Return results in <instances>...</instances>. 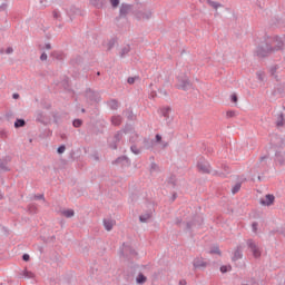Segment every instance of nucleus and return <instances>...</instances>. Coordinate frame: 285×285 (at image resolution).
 Masks as SVG:
<instances>
[{
    "label": "nucleus",
    "mask_w": 285,
    "mask_h": 285,
    "mask_svg": "<svg viewBox=\"0 0 285 285\" xmlns=\"http://www.w3.org/2000/svg\"><path fill=\"white\" fill-rule=\"evenodd\" d=\"M0 169L3 170L4 173H10L8 165L3 161H0Z\"/></svg>",
    "instance_id": "obj_51"
},
{
    "label": "nucleus",
    "mask_w": 285,
    "mask_h": 285,
    "mask_svg": "<svg viewBox=\"0 0 285 285\" xmlns=\"http://www.w3.org/2000/svg\"><path fill=\"white\" fill-rule=\"evenodd\" d=\"M121 139H124V134H121V131H117L114 135V137L108 138V140H107L108 147L111 150H117L118 144H119V141H121Z\"/></svg>",
    "instance_id": "obj_5"
},
{
    "label": "nucleus",
    "mask_w": 285,
    "mask_h": 285,
    "mask_svg": "<svg viewBox=\"0 0 285 285\" xmlns=\"http://www.w3.org/2000/svg\"><path fill=\"white\" fill-rule=\"evenodd\" d=\"M57 153H58V155H63L66 153V145H60L57 148Z\"/></svg>",
    "instance_id": "obj_53"
},
{
    "label": "nucleus",
    "mask_w": 285,
    "mask_h": 285,
    "mask_svg": "<svg viewBox=\"0 0 285 285\" xmlns=\"http://www.w3.org/2000/svg\"><path fill=\"white\" fill-rule=\"evenodd\" d=\"M6 10H8V3H2L0 6V12H6Z\"/></svg>",
    "instance_id": "obj_58"
},
{
    "label": "nucleus",
    "mask_w": 285,
    "mask_h": 285,
    "mask_svg": "<svg viewBox=\"0 0 285 285\" xmlns=\"http://www.w3.org/2000/svg\"><path fill=\"white\" fill-rule=\"evenodd\" d=\"M256 75L258 81H264V72H257Z\"/></svg>",
    "instance_id": "obj_60"
},
{
    "label": "nucleus",
    "mask_w": 285,
    "mask_h": 285,
    "mask_svg": "<svg viewBox=\"0 0 285 285\" xmlns=\"http://www.w3.org/2000/svg\"><path fill=\"white\" fill-rule=\"evenodd\" d=\"M61 86L65 90H70V78L66 77L62 81H61Z\"/></svg>",
    "instance_id": "obj_37"
},
{
    "label": "nucleus",
    "mask_w": 285,
    "mask_h": 285,
    "mask_svg": "<svg viewBox=\"0 0 285 285\" xmlns=\"http://www.w3.org/2000/svg\"><path fill=\"white\" fill-rule=\"evenodd\" d=\"M149 171L150 173H159V165H157V163H151Z\"/></svg>",
    "instance_id": "obj_46"
},
{
    "label": "nucleus",
    "mask_w": 285,
    "mask_h": 285,
    "mask_svg": "<svg viewBox=\"0 0 285 285\" xmlns=\"http://www.w3.org/2000/svg\"><path fill=\"white\" fill-rule=\"evenodd\" d=\"M277 66H273L271 69H269V72L272 75V77H274V79H276V81H279V78L277 75H275L277 72Z\"/></svg>",
    "instance_id": "obj_44"
},
{
    "label": "nucleus",
    "mask_w": 285,
    "mask_h": 285,
    "mask_svg": "<svg viewBox=\"0 0 285 285\" xmlns=\"http://www.w3.org/2000/svg\"><path fill=\"white\" fill-rule=\"evenodd\" d=\"M22 262H30V254H23Z\"/></svg>",
    "instance_id": "obj_59"
},
{
    "label": "nucleus",
    "mask_w": 285,
    "mask_h": 285,
    "mask_svg": "<svg viewBox=\"0 0 285 285\" xmlns=\"http://www.w3.org/2000/svg\"><path fill=\"white\" fill-rule=\"evenodd\" d=\"M137 250L130 246V244H122V248H120V257H125V259H130V257H137Z\"/></svg>",
    "instance_id": "obj_4"
},
{
    "label": "nucleus",
    "mask_w": 285,
    "mask_h": 285,
    "mask_svg": "<svg viewBox=\"0 0 285 285\" xmlns=\"http://www.w3.org/2000/svg\"><path fill=\"white\" fill-rule=\"evenodd\" d=\"M150 217H153V214L150 213H146L139 216V222L141 224H146V222H148V219H150Z\"/></svg>",
    "instance_id": "obj_34"
},
{
    "label": "nucleus",
    "mask_w": 285,
    "mask_h": 285,
    "mask_svg": "<svg viewBox=\"0 0 285 285\" xmlns=\"http://www.w3.org/2000/svg\"><path fill=\"white\" fill-rule=\"evenodd\" d=\"M148 282V277L144 275V273H139L138 276L136 277V283L137 284H146Z\"/></svg>",
    "instance_id": "obj_27"
},
{
    "label": "nucleus",
    "mask_w": 285,
    "mask_h": 285,
    "mask_svg": "<svg viewBox=\"0 0 285 285\" xmlns=\"http://www.w3.org/2000/svg\"><path fill=\"white\" fill-rule=\"evenodd\" d=\"M272 52H274L273 46L268 42H265L264 45H259L255 51L257 57H262L263 59L268 57V55H272Z\"/></svg>",
    "instance_id": "obj_3"
},
{
    "label": "nucleus",
    "mask_w": 285,
    "mask_h": 285,
    "mask_svg": "<svg viewBox=\"0 0 285 285\" xmlns=\"http://www.w3.org/2000/svg\"><path fill=\"white\" fill-rule=\"evenodd\" d=\"M121 135H128L130 132H135V127L132 125H125V127L122 128V130H120Z\"/></svg>",
    "instance_id": "obj_26"
},
{
    "label": "nucleus",
    "mask_w": 285,
    "mask_h": 285,
    "mask_svg": "<svg viewBox=\"0 0 285 285\" xmlns=\"http://www.w3.org/2000/svg\"><path fill=\"white\" fill-rule=\"evenodd\" d=\"M285 124V116L284 112H281L276 118V127L282 128Z\"/></svg>",
    "instance_id": "obj_24"
},
{
    "label": "nucleus",
    "mask_w": 285,
    "mask_h": 285,
    "mask_svg": "<svg viewBox=\"0 0 285 285\" xmlns=\"http://www.w3.org/2000/svg\"><path fill=\"white\" fill-rule=\"evenodd\" d=\"M184 232L189 233L190 237H195V233L193 232V223L187 222Z\"/></svg>",
    "instance_id": "obj_28"
},
{
    "label": "nucleus",
    "mask_w": 285,
    "mask_h": 285,
    "mask_svg": "<svg viewBox=\"0 0 285 285\" xmlns=\"http://www.w3.org/2000/svg\"><path fill=\"white\" fill-rule=\"evenodd\" d=\"M36 121L38 124H42L43 126H48V124L50 122V118L48 116H46V114H43V111L38 110V111H36Z\"/></svg>",
    "instance_id": "obj_9"
},
{
    "label": "nucleus",
    "mask_w": 285,
    "mask_h": 285,
    "mask_svg": "<svg viewBox=\"0 0 285 285\" xmlns=\"http://www.w3.org/2000/svg\"><path fill=\"white\" fill-rule=\"evenodd\" d=\"M168 186H171V188H175L177 186V180L175 179V176H170L167 180Z\"/></svg>",
    "instance_id": "obj_45"
},
{
    "label": "nucleus",
    "mask_w": 285,
    "mask_h": 285,
    "mask_svg": "<svg viewBox=\"0 0 285 285\" xmlns=\"http://www.w3.org/2000/svg\"><path fill=\"white\" fill-rule=\"evenodd\" d=\"M72 126H73V128H81V126H83V120L79 119V118H76L72 121Z\"/></svg>",
    "instance_id": "obj_41"
},
{
    "label": "nucleus",
    "mask_w": 285,
    "mask_h": 285,
    "mask_svg": "<svg viewBox=\"0 0 285 285\" xmlns=\"http://www.w3.org/2000/svg\"><path fill=\"white\" fill-rule=\"evenodd\" d=\"M193 266L194 268H207L208 267V262L204 261V257H196L193 261Z\"/></svg>",
    "instance_id": "obj_13"
},
{
    "label": "nucleus",
    "mask_w": 285,
    "mask_h": 285,
    "mask_svg": "<svg viewBox=\"0 0 285 285\" xmlns=\"http://www.w3.org/2000/svg\"><path fill=\"white\" fill-rule=\"evenodd\" d=\"M137 79H139V77H129L127 79V83H129V86H132V83H135V81H137Z\"/></svg>",
    "instance_id": "obj_54"
},
{
    "label": "nucleus",
    "mask_w": 285,
    "mask_h": 285,
    "mask_svg": "<svg viewBox=\"0 0 285 285\" xmlns=\"http://www.w3.org/2000/svg\"><path fill=\"white\" fill-rule=\"evenodd\" d=\"M274 41L277 45L275 47H272L273 52H278V50H284V40H282L279 36H275Z\"/></svg>",
    "instance_id": "obj_15"
},
{
    "label": "nucleus",
    "mask_w": 285,
    "mask_h": 285,
    "mask_svg": "<svg viewBox=\"0 0 285 285\" xmlns=\"http://www.w3.org/2000/svg\"><path fill=\"white\" fill-rule=\"evenodd\" d=\"M26 126V119L23 118H17L14 121V128L19 129V128H24Z\"/></svg>",
    "instance_id": "obj_29"
},
{
    "label": "nucleus",
    "mask_w": 285,
    "mask_h": 285,
    "mask_svg": "<svg viewBox=\"0 0 285 285\" xmlns=\"http://www.w3.org/2000/svg\"><path fill=\"white\" fill-rule=\"evenodd\" d=\"M134 14L138 21L153 19V11L148 9L146 2H139V0H135Z\"/></svg>",
    "instance_id": "obj_1"
},
{
    "label": "nucleus",
    "mask_w": 285,
    "mask_h": 285,
    "mask_svg": "<svg viewBox=\"0 0 285 285\" xmlns=\"http://www.w3.org/2000/svg\"><path fill=\"white\" fill-rule=\"evenodd\" d=\"M275 94H277V95H284V94H285V82H284L283 85H279V86L275 89V91L273 92V95H275Z\"/></svg>",
    "instance_id": "obj_38"
},
{
    "label": "nucleus",
    "mask_w": 285,
    "mask_h": 285,
    "mask_svg": "<svg viewBox=\"0 0 285 285\" xmlns=\"http://www.w3.org/2000/svg\"><path fill=\"white\" fill-rule=\"evenodd\" d=\"M107 105L111 110H117V108H119V101L117 99L109 100Z\"/></svg>",
    "instance_id": "obj_30"
},
{
    "label": "nucleus",
    "mask_w": 285,
    "mask_h": 285,
    "mask_svg": "<svg viewBox=\"0 0 285 285\" xmlns=\"http://www.w3.org/2000/svg\"><path fill=\"white\" fill-rule=\"evenodd\" d=\"M122 115L129 120L135 121L137 119V116L132 112V108H127L124 110Z\"/></svg>",
    "instance_id": "obj_20"
},
{
    "label": "nucleus",
    "mask_w": 285,
    "mask_h": 285,
    "mask_svg": "<svg viewBox=\"0 0 285 285\" xmlns=\"http://www.w3.org/2000/svg\"><path fill=\"white\" fill-rule=\"evenodd\" d=\"M206 1L210 6V8H214V10H217V8H222L223 7V4L219 3V2H215L213 0H206Z\"/></svg>",
    "instance_id": "obj_40"
},
{
    "label": "nucleus",
    "mask_w": 285,
    "mask_h": 285,
    "mask_svg": "<svg viewBox=\"0 0 285 285\" xmlns=\"http://www.w3.org/2000/svg\"><path fill=\"white\" fill-rule=\"evenodd\" d=\"M102 224H104L105 229L110 232V230H112V227L115 226V220H112L110 218H104Z\"/></svg>",
    "instance_id": "obj_21"
},
{
    "label": "nucleus",
    "mask_w": 285,
    "mask_h": 285,
    "mask_svg": "<svg viewBox=\"0 0 285 285\" xmlns=\"http://www.w3.org/2000/svg\"><path fill=\"white\" fill-rule=\"evenodd\" d=\"M271 144L274 148H279L282 150L285 146V139L282 138L279 135H274L271 139Z\"/></svg>",
    "instance_id": "obj_8"
},
{
    "label": "nucleus",
    "mask_w": 285,
    "mask_h": 285,
    "mask_svg": "<svg viewBox=\"0 0 285 285\" xmlns=\"http://www.w3.org/2000/svg\"><path fill=\"white\" fill-rule=\"evenodd\" d=\"M63 217L70 219L75 215V209H65L60 212Z\"/></svg>",
    "instance_id": "obj_31"
},
{
    "label": "nucleus",
    "mask_w": 285,
    "mask_h": 285,
    "mask_svg": "<svg viewBox=\"0 0 285 285\" xmlns=\"http://www.w3.org/2000/svg\"><path fill=\"white\" fill-rule=\"evenodd\" d=\"M28 210H29L30 215H37V206L29 205Z\"/></svg>",
    "instance_id": "obj_52"
},
{
    "label": "nucleus",
    "mask_w": 285,
    "mask_h": 285,
    "mask_svg": "<svg viewBox=\"0 0 285 285\" xmlns=\"http://www.w3.org/2000/svg\"><path fill=\"white\" fill-rule=\"evenodd\" d=\"M122 118L121 116H112L111 117V124L114 126H121Z\"/></svg>",
    "instance_id": "obj_35"
},
{
    "label": "nucleus",
    "mask_w": 285,
    "mask_h": 285,
    "mask_svg": "<svg viewBox=\"0 0 285 285\" xmlns=\"http://www.w3.org/2000/svg\"><path fill=\"white\" fill-rule=\"evenodd\" d=\"M51 56H53L55 59H57L58 61H61V59H63V55L61 52H58V51H53L51 53Z\"/></svg>",
    "instance_id": "obj_50"
},
{
    "label": "nucleus",
    "mask_w": 285,
    "mask_h": 285,
    "mask_svg": "<svg viewBox=\"0 0 285 285\" xmlns=\"http://www.w3.org/2000/svg\"><path fill=\"white\" fill-rule=\"evenodd\" d=\"M129 141L130 144H137V141H139V134L134 132V135L130 136Z\"/></svg>",
    "instance_id": "obj_48"
},
{
    "label": "nucleus",
    "mask_w": 285,
    "mask_h": 285,
    "mask_svg": "<svg viewBox=\"0 0 285 285\" xmlns=\"http://www.w3.org/2000/svg\"><path fill=\"white\" fill-rule=\"evenodd\" d=\"M112 8H119L120 0H109Z\"/></svg>",
    "instance_id": "obj_55"
},
{
    "label": "nucleus",
    "mask_w": 285,
    "mask_h": 285,
    "mask_svg": "<svg viewBox=\"0 0 285 285\" xmlns=\"http://www.w3.org/2000/svg\"><path fill=\"white\" fill-rule=\"evenodd\" d=\"M52 14L53 19H61V13L58 10H53Z\"/></svg>",
    "instance_id": "obj_57"
},
{
    "label": "nucleus",
    "mask_w": 285,
    "mask_h": 285,
    "mask_svg": "<svg viewBox=\"0 0 285 285\" xmlns=\"http://www.w3.org/2000/svg\"><path fill=\"white\" fill-rule=\"evenodd\" d=\"M86 98L91 102L99 101V94L90 88L86 90Z\"/></svg>",
    "instance_id": "obj_12"
},
{
    "label": "nucleus",
    "mask_w": 285,
    "mask_h": 285,
    "mask_svg": "<svg viewBox=\"0 0 285 285\" xmlns=\"http://www.w3.org/2000/svg\"><path fill=\"white\" fill-rule=\"evenodd\" d=\"M111 164L112 166H130V158L128 156H119Z\"/></svg>",
    "instance_id": "obj_10"
},
{
    "label": "nucleus",
    "mask_w": 285,
    "mask_h": 285,
    "mask_svg": "<svg viewBox=\"0 0 285 285\" xmlns=\"http://www.w3.org/2000/svg\"><path fill=\"white\" fill-rule=\"evenodd\" d=\"M258 226H259V224L257 222H254L252 224L253 233H256Z\"/></svg>",
    "instance_id": "obj_62"
},
{
    "label": "nucleus",
    "mask_w": 285,
    "mask_h": 285,
    "mask_svg": "<svg viewBox=\"0 0 285 285\" xmlns=\"http://www.w3.org/2000/svg\"><path fill=\"white\" fill-rule=\"evenodd\" d=\"M178 83L176 85V88L178 90H190L193 88V82H190V79L185 73L177 77Z\"/></svg>",
    "instance_id": "obj_2"
},
{
    "label": "nucleus",
    "mask_w": 285,
    "mask_h": 285,
    "mask_svg": "<svg viewBox=\"0 0 285 285\" xmlns=\"http://www.w3.org/2000/svg\"><path fill=\"white\" fill-rule=\"evenodd\" d=\"M274 161L279 166H285V153L276 150Z\"/></svg>",
    "instance_id": "obj_17"
},
{
    "label": "nucleus",
    "mask_w": 285,
    "mask_h": 285,
    "mask_svg": "<svg viewBox=\"0 0 285 285\" xmlns=\"http://www.w3.org/2000/svg\"><path fill=\"white\" fill-rule=\"evenodd\" d=\"M115 43H117V38H111L107 43V50H111L115 48Z\"/></svg>",
    "instance_id": "obj_43"
},
{
    "label": "nucleus",
    "mask_w": 285,
    "mask_h": 285,
    "mask_svg": "<svg viewBox=\"0 0 285 285\" xmlns=\"http://www.w3.org/2000/svg\"><path fill=\"white\" fill-rule=\"evenodd\" d=\"M247 246L250 253H253V257H255V259H259V257H262V250L259 249V246H257V243H255V240L247 239Z\"/></svg>",
    "instance_id": "obj_6"
},
{
    "label": "nucleus",
    "mask_w": 285,
    "mask_h": 285,
    "mask_svg": "<svg viewBox=\"0 0 285 285\" xmlns=\"http://www.w3.org/2000/svg\"><path fill=\"white\" fill-rule=\"evenodd\" d=\"M32 199L35 202H39V200L46 202V196L43 194H38V195L35 194Z\"/></svg>",
    "instance_id": "obj_47"
},
{
    "label": "nucleus",
    "mask_w": 285,
    "mask_h": 285,
    "mask_svg": "<svg viewBox=\"0 0 285 285\" xmlns=\"http://www.w3.org/2000/svg\"><path fill=\"white\" fill-rule=\"evenodd\" d=\"M230 101H232V104H237V101H239V98L237 97V94H233L230 96Z\"/></svg>",
    "instance_id": "obj_56"
},
{
    "label": "nucleus",
    "mask_w": 285,
    "mask_h": 285,
    "mask_svg": "<svg viewBox=\"0 0 285 285\" xmlns=\"http://www.w3.org/2000/svg\"><path fill=\"white\" fill-rule=\"evenodd\" d=\"M135 8V4H128V3H121L119 16L116 17V21H119V19H126L128 17V12Z\"/></svg>",
    "instance_id": "obj_7"
},
{
    "label": "nucleus",
    "mask_w": 285,
    "mask_h": 285,
    "mask_svg": "<svg viewBox=\"0 0 285 285\" xmlns=\"http://www.w3.org/2000/svg\"><path fill=\"white\" fill-rule=\"evenodd\" d=\"M227 117L230 119L233 117H235V111L234 110H228L227 111Z\"/></svg>",
    "instance_id": "obj_63"
},
{
    "label": "nucleus",
    "mask_w": 285,
    "mask_h": 285,
    "mask_svg": "<svg viewBox=\"0 0 285 285\" xmlns=\"http://www.w3.org/2000/svg\"><path fill=\"white\" fill-rule=\"evenodd\" d=\"M242 184H244V181H238L235 184V186L232 187L233 195H237V193H239V190H242Z\"/></svg>",
    "instance_id": "obj_32"
},
{
    "label": "nucleus",
    "mask_w": 285,
    "mask_h": 285,
    "mask_svg": "<svg viewBox=\"0 0 285 285\" xmlns=\"http://www.w3.org/2000/svg\"><path fill=\"white\" fill-rule=\"evenodd\" d=\"M197 168H198L199 173H203L204 175H210V164L198 163Z\"/></svg>",
    "instance_id": "obj_14"
},
{
    "label": "nucleus",
    "mask_w": 285,
    "mask_h": 285,
    "mask_svg": "<svg viewBox=\"0 0 285 285\" xmlns=\"http://www.w3.org/2000/svg\"><path fill=\"white\" fill-rule=\"evenodd\" d=\"M130 150L134 155H141V149H138L137 145H131Z\"/></svg>",
    "instance_id": "obj_49"
},
{
    "label": "nucleus",
    "mask_w": 285,
    "mask_h": 285,
    "mask_svg": "<svg viewBox=\"0 0 285 285\" xmlns=\"http://www.w3.org/2000/svg\"><path fill=\"white\" fill-rule=\"evenodd\" d=\"M261 206H273L275 204V195L266 194L265 198L259 199Z\"/></svg>",
    "instance_id": "obj_11"
},
{
    "label": "nucleus",
    "mask_w": 285,
    "mask_h": 285,
    "mask_svg": "<svg viewBox=\"0 0 285 285\" xmlns=\"http://www.w3.org/2000/svg\"><path fill=\"white\" fill-rule=\"evenodd\" d=\"M250 285H259V283L257 282V279L255 277H252Z\"/></svg>",
    "instance_id": "obj_64"
},
{
    "label": "nucleus",
    "mask_w": 285,
    "mask_h": 285,
    "mask_svg": "<svg viewBox=\"0 0 285 285\" xmlns=\"http://www.w3.org/2000/svg\"><path fill=\"white\" fill-rule=\"evenodd\" d=\"M22 277H24L26 279H32V277H35V273L28 271V268H24V269L19 274V278L21 279Z\"/></svg>",
    "instance_id": "obj_23"
},
{
    "label": "nucleus",
    "mask_w": 285,
    "mask_h": 285,
    "mask_svg": "<svg viewBox=\"0 0 285 285\" xmlns=\"http://www.w3.org/2000/svg\"><path fill=\"white\" fill-rule=\"evenodd\" d=\"M155 139H156V144H161V139H163L161 135L156 134Z\"/></svg>",
    "instance_id": "obj_61"
},
{
    "label": "nucleus",
    "mask_w": 285,
    "mask_h": 285,
    "mask_svg": "<svg viewBox=\"0 0 285 285\" xmlns=\"http://www.w3.org/2000/svg\"><path fill=\"white\" fill-rule=\"evenodd\" d=\"M220 273L226 274V273H230V271H233V266L232 265H223L219 268Z\"/></svg>",
    "instance_id": "obj_39"
},
{
    "label": "nucleus",
    "mask_w": 285,
    "mask_h": 285,
    "mask_svg": "<svg viewBox=\"0 0 285 285\" xmlns=\"http://www.w3.org/2000/svg\"><path fill=\"white\" fill-rule=\"evenodd\" d=\"M51 117L53 118V124H56V126H59V120L61 119V114H59L58 111H52Z\"/></svg>",
    "instance_id": "obj_33"
},
{
    "label": "nucleus",
    "mask_w": 285,
    "mask_h": 285,
    "mask_svg": "<svg viewBox=\"0 0 285 285\" xmlns=\"http://www.w3.org/2000/svg\"><path fill=\"white\" fill-rule=\"evenodd\" d=\"M209 255H219L222 257V250L219 249V246H214L209 250Z\"/></svg>",
    "instance_id": "obj_36"
},
{
    "label": "nucleus",
    "mask_w": 285,
    "mask_h": 285,
    "mask_svg": "<svg viewBox=\"0 0 285 285\" xmlns=\"http://www.w3.org/2000/svg\"><path fill=\"white\" fill-rule=\"evenodd\" d=\"M170 107H163L160 108V114L165 117V119H170V112H171Z\"/></svg>",
    "instance_id": "obj_25"
},
{
    "label": "nucleus",
    "mask_w": 285,
    "mask_h": 285,
    "mask_svg": "<svg viewBox=\"0 0 285 285\" xmlns=\"http://www.w3.org/2000/svg\"><path fill=\"white\" fill-rule=\"evenodd\" d=\"M91 6L94 8H97L98 10H101L107 3V0H90Z\"/></svg>",
    "instance_id": "obj_22"
},
{
    "label": "nucleus",
    "mask_w": 285,
    "mask_h": 285,
    "mask_svg": "<svg viewBox=\"0 0 285 285\" xmlns=\"http://www.w3.org/2000/svg\"><path fill=\"white\" fill-rule=\"evenodd\" d=\"M189 224H193V228L197 226L199 228L200 226L204 225V218L200 216H195L191 220H189Z\"/></svg>",
    "instance_id": "obj_19"
},
{
    "label": "nucleus",
    "mask_w": 285,
    "mask_h": 285,
    "mask_svg": "<svg viewBox=\"0 0 285 285\" xmlns=\"http://www.w3.org/2000/svg\"><path fill=\"white\" fill-rule=\"evenodd\" d=\"M128 52H130V45H127L126 47H124L120 51V57L121 59H124V57H126V55H128Z\"/></svg>",
    "instance_id": "obj_42"
},
{
    "label": "nucleus",
    "mask_w": 285,
    "mask_h": 285,
    "mask_svg": "<svg viewBox=\"0 0 285 285\" xmlns=\"http://www.w3.org/2000/svg\"><path fill=\"white\" fill-rule=\"evenodd\" d=\"M69 63H70V66H72V68H75L77 70L79 68V66H81V63H83V57L76 56L70 59Z\"/></svg>",
    "instance_id": "obj_16"
},
{
    "label": "nucleus",
    "mask_w": 285,
    "mask_h": 285,
    "mask_svg": "<svg viewBox=\"0 0 285 285\" xmlns=\"http://www.w3.org/2000/svg\"><path fill=\"white\" fill-rule=\"evenodd\" d=\"M244 257L242 245H238L234 252V256L232 257L233 262H238V259H242Z\"/></svg>",
    "instance_id": "obj_18"
}]
</instances>
